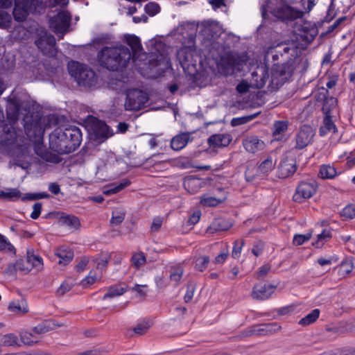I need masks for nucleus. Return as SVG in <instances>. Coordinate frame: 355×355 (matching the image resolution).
Returning a JSON list of instances; mask_svg holds the SVG:
<instances>
[{
    "label": "nucleus",
    "mask_w": 355,
    "mask_h": 355,
    "mask_svg": "<svg viewBox=\"0 0 355 355\" xmlns=\"http://www.w3.org/2000/svg\"><path fill=\"white\" fill-rule=\"evenodd\" d=\"M297 49L292 44H278L277 46L268 48L264 55V62L266 69L262 71L260 80H255L254 85L257 88H263L269 79L268 68L270 67V78L269 87L271 89H278L293 74L295 69V62Z\"/></svg>",
    "instance_id": "nucleus-1"
},
{
    "label": "nucleus",
    "mask_w": 355,
    "mask_h": 355,
    "mask_svg": "<svg viewBox=\"0 0 355 355\" xmlns=\"http://www.w3.org/2000/svg\"><path fill=\"white\" fill-rule=\"evenodd\" d=\"M82 138V132L77 126L58 127L49 135L50 148L60 155L69 154L80 146Z\"/></svg>",
    "instance_id": "nucleus-2"
},
{
    "label": "nucleus",
    "mask_w": 355,
    "mask_h": 355,
    "mask_svg": "<svg viewBox=\"0 0 355 355\" xmlns=\"http://www.w3.org/2000/svg\"><path fill=\"white\" fill-rule=\"evenodd\" d=\"M98 58L101 66L116 71L126 67L132 58V53L130 49L123 45L105 46L98 52Z\"/></svg>",
    "instance_id": "nucleus-3"
},
{
    "label": "nucleus",
    "mask_w": 355,
    "mask_h": 355,
    "mask_svg": "<svg viewBox=\"0 0 355 355\" xmlns=\"http://www.w3.org/2000/svg\"><path fill=\"white\" fill-rule=\"evenodd\" d=\"M268 10L273 17L281 21H293L302 18L304 15L302 11L297 10L291 6L282 4L274 7L272 0H266L265 3L261 6V16L263 20L268 19Z\"/></svg>",
    "instance_id": "nucleus-4"
},
{
    "label": "nucleus",
    "mask_w": 355,
    "mask_h": 355,
    "mask_svg": "<svg viewBox=\"0 0 355 355\" xmlns=\"http://www.w3.org/2000/svg\"><path fill=\"white\" fill-rule=\"evenodd\" d=\"M68 71L80 86L92 87L97 83L96 73L85 64L71 61L68 64Z\"/></svg>",
    "instance_id": "nucleus-5"
},
{
    "label": "nucleus",
    "mask_w": 355,
    "mask_h": 355,
    "mask_svg": "<svg viewBox=\"0 0 355 355\" xmlns=\"http://www.w3.org/2000/svg\"><path fill=\"white\" fill-rule=\"evenodd\" d=\"M50 126L46 123V119H29L28 117L24 120V130L26 135L31 141H40L42 140L46 128Z\"/></svg>",
    "instance_id": "nucleus-6"
},
{
    "label": "nucleus",
    "mask_w": 355,
    "mask_h": 355,
    "mask_svg": "<svg viewBox=\"0 0 355 355\" xmlns=\"http://www.w3.org/2000/svg\"><path fill=\"white\" fill-rule=\"evenodd\" d=\"M148 99L149 97L146 92L139 89H130L126 94L124 103L125 110L127 111L140 110L145 107Z\"/></svg>",
    "instance_id": "nucleus-7"
},
{
    "label": "nucleus",
    "mask_w": 355,
    "mask_h": 355,
    "mask_svg": "<svg viewBox=\"0 0 355 355\" xmlns=\"http://www.w3.org/2000/svg\"><path fill=\"white\" fill-rule=\"evenodd\" d=\"M297 155L299 154L295 149L286 153L278 167V177L286 178L293 175L297 170Z\"/></svg>",
    "instance_id": "nucleus-8"
},
{
    "label": "nucleus",
    "mask_w": 355,
    "mask_h": 355,
    "mask_svg": "<svg viewBox=\"0 0 355 355\" xmlns=\"http://www.w3.org/2000/svg\"><path fill=\"white\" fill-rule=\"evenodd\" d=\"M19 271L26 274L33 268H35L37 271H40L43 268V259L37 254H34L33 250H27L26 260L20 259L15 262Z\"/></svg>",
    "instance_id": "nucleus-9"
},
{
    "label": "nucleus",
    "mask_w": 355,
    "mask_h": 355,
    "mask_svg": "<svg viewBox=\"0 0 355 355\" xmlns=\"http://www.w3.org/2000/svg\"><path fill=\"white\" fill-rule=\"evenodd\" d=\"M317 188L318 184L315 180L302 181L297 185L293 199L295 202H302L311 198L316 193Z\"/></svg>",
    "instance_id": "nucleus-10"
},
{
    "label": "nucleus",
    "mask_w": 355,
    "mask_h": 355,
    "mask_svg": "<svg viewBox=\"0 0 355 355\" xmlns=\"http://www.w3.org/2000/svg\"><path fill=\"white\" fill-rule=\"evenodd\" d=\"M89 132L92 139L103 141L111 136L110 127L103 121L92 118L88 125Z\"/></svg>",
    "instance_id": "nucleus-11"
},
{
    "label": "nucleus",
    "mask_w": 355,
    "mask_h": 355,
    "mask_svg": "<svg viewBox=\"0 0 355 355\" xmlns=\"http://www.w3.org/2000/svg\"><path fill=\"white\" fill-rule=\"evenodd\" d=\"M35 45L44 55L53 57L57 53L55 38L46 31L40 34L35 41Z\"/></svg>",
    "instance_id": "nucleus-12"
},
{
    "label": "nucleus",
    "mask_w": 355,
    "mask_h": 355,
    "mask_svg": "<svg viewBox=\"0 0 355 355\" xmlns=\"http://www.w3.org/2000/svg\"><path fill=\"white\" fill-rule=\"evenodd\" d=\"M240 62L241 60L238 58L232 53H227L220 58L218 64L219 71L225 76L232 75L236 69L239 70Z\"/></svg>",
    "instance_id": "nucleus-13"
},
{
    "label": "nucleus",
    "mask_w": 355,
    "mask_h": 355,
    "mask_svg": "<svg viewBox=\"0 0 355 355\" xmlns=\"http://www.w3.org/2000/svg\"><path fill=\"white\" fill-rule=\"evenodd\" d=\"M315 135V131L309 125H303L300 127L298 133L296 135V146L295 150L303 149L306 147L312 141Z\"/></svg>",
    "instance_id": "nucleus-14"
},
{
    "label": "nucleus",
    "mask_w": 355,
    "mask_h": 355,
    "mask_svg": "<svg viewBox=\"0 0 355 355\" xmlns=\"http://www.w3.org/2000/svg\"><path fill=\"white\" fill-rule=\"evenodd\" d=\"M275 286L266 284H257L253 286L252 297L254 300H265L268 299L275 292Z\"/></svg>",
    "instance_id": "nucleus-15"
},
{
    "label": "nucleus",
    "mask_w": 355,
    "mask_h": 355,
    "mask_svg": "<svg viewBox=\"0 0 355 355\" xmlns=\"http://www.w3.org/2000/svg\"><path fill=\"white\" fill-rule=\"evenodd\" d=\"M49 215L51 217L57 218L58 219V223L61 226H67L76 230L80 225L78 218L73 215H68L61 212H51Z\"/></svg>",
    "instance_id": "nucleus-16"
},
{
    "label": "nucleus",
    "mask_w": 355,
    "mask_h": 355,
    "mask_svg": "<svg viewBox=\"0 0 355 355\" xmlns=\"http://www.w3.org/2000/svg\"><path fill=\"white\" fill-rule=\"evenodd\" d=\"M15 137L16 132L13 125L2 122L0 124V144L8 145L13 141Z\"/></svg>",
    "instance_id": "nucleus-17"
},
{
    "label": "nucleus",
    "mask_w": 355,
    "mask_h": 355,
    "mask_svg": "<svg viewBox=\"0 0 355 355\" xmlns=\"http://www.w3.org/2000/svg\"><path fill=\"white\" fill-rule=\"evenodd\" d=\"M232 141L230 134H215L209 137L207 143L211 147L224 148L229 146Z\"/></svg>",
    "instance_id": "nucleus-18"
},
{
    "label": "nucleus",
    "mask_w": 355,
    "mask_h": 355,
    "mask_svg": "<svg viewBox=\"0 0 355 355\" xmlns=\"http://www.w3.org/2000/svg\"><path fill=\"white\" fill-rule=\"evenodd\" d=\"M243 145L245 149L251 153H255L265 148L264 142L257 136H250L243 139Z\"/></svg>",
    "instance_id": "nucleus-19"
},
{
    "label": "nucleus",
    "mask_w": 355,
    "mask_h": 355,
    "mask_svg": "<svg viewBox=\"0 0 355 355\" xmlns=\"http://www.w3.org/2000/svg\"><path fill=\"white\" fill-rule=\"evenodd\" d=\"M322 92L319 93L318 99L323 100L324 103L322 108L324 114H331L332 110L337 105L338 101L334 97H328L329 91L322 87Z\"/></svg>",
    "instance_id": "nucleus-20"
},
{
    "label": "nucleus",
    "mask_w": 355,
    "mask_h": 355,
    "mask_svg": "<svg viewBox=\"0 0 355 355\" xmlns=\"http://www.w3.org/2000/svg\"><path fill=\"white\" fill-rule=\"evenodd\" d=\"M70 18L64 13H59L53 21L54 32L64 33L67 31L69 25Z\"/></svg>",
    "instance_id": "nucleus-21"
},
{
    "label": "nucleus",
    "mask_w": 355,
    "mask_h": 355,
    "mask_svg": "<svg viewBox=\"0 0 355 355\" xmlns=\"http://www.w3.org/2000/svg\"><path fill=\"white\" fill-rule=\"evenodd\" d=\"M331 131L334 134H336L338 132V129L332 121L331 114H324L323 125L320 128L319 134L321 137H323Z\"/></svg>",
    "instance_id": "nucleus-22"
},
{
    "label": "nucleus",
    "mask_w": 355,
    "mask_h": 355,
    "mask_svg": "<svg viewBox=\"0 0 355 355\" xmlns=\"http://www.w3.org/2000/svg\"><path fill=\"white\" fill-rule=\"evenodd\" d=\"M202 180L194 176H189L184 179L183 185L184 189L190 193H197L202 187Z\"/></svg>",
    "instance_id": "nucleus-23"
},
{
    "label": "nucleus",
    "mask_w": 355,
    "mask_h": 355,
    "mask_svg": "<svg viewBox=\"0 0 355 355\" xmlns=\"http://www.w3.org/2000/svg\"><path fill=\"white\" fill-rule=\"evenodd\" d=\"M29 14L30 12L25 6H24L21 1L20 0H15V7L12 12L14 19L18 22L24 21Z\"/></svg>",
    "instance_id": "nucleus-24"
},
{
    "label": "nucleus",
    "mask_w": 355,
    "mask_h": 355,
    "mask_svg": "<svg viewBox=\"0 0 355 355\" xmlns=\"http://www.w3.org/2000/svg\"><path fill=\"white\" fill-rule=\"evenodd\" d=\"M125 42L130 47L132 58L142 49L140 39L135 35H125Z\"/></svg>",
    "instance_id": "nucleus-25"
},
{
    "label": "nucleus",
    "mask_w": 355,
    "mask_h": 355,
    "mask_svg": "<svg viewBox=\"0 0 355 355\" xmlns=\"http://www.w3.org/2000/svg\"><path fill=\"white\" fill-rule=\"evenodd\" d=\"M61 327V324L55 323L52 320H44L33 328V331L37 334H45L49 331L53 330L57 327Z\"/></svg>",
    "instance_id": "nucleus-26"
},
{
    "label": "nucleus",
    "mask_w": 355,
    "mask_h": 355,
    "mask_svg": "<svg viewBox=\"0 0 355 355\" xmlns=\"http://www.w3.org/2000/svg\"><path fill=\"white\" fill-rule=\"evenodd\" d=\"M130 181L128 179H123L122 181L118 184H113L109 186H107L103 189V194L106 196H110L114 193H116L125 187H128L130 184Z\"/></svg>",
    "instance_id": "nucleus-27"
},
{
    "label": "nucleus",
    "mask_w": 355,
    "mask_h": 355,
    "mask_svg": "<svg viewBox=\"0 0 355 355\" xmlns=\"http://www.w3.org/2000/svg\"><path fill=\"white\" fill-rule=\"evenodd\" d=\"M189 141V135L187 133H182L174 137L171 142L172 149L179 150L183 148Z\"/></svg>",
    "instance_id": "nucleus-28"
},
{
    "label": "nucleus",
    "mask_w": 355,
    "mask_h": 355,
    "mask_svg": "<svg viewBox=\"0 0 355 355\" xmlns=\"http://www.w3.org/2000/svg\"><path fill=\"white\" fill-rule=\"evenodd\" d=\"M8 309L17 314H24L28 311L27 304L24 300L10 302Z\"/></svg>",
    "instance_id": "nucleus-29"
},
{
    "label": "nucleus",
    "mask_w": 355,
    "mask_h": 355,
    "mask_svg": "<svg viewBox=\"0 0 355 355\" xmlns=\"http://www.w3.org/2000/svg\"><path fill=\"white\" fill-rule=\"evenodd\" d=\"M127 291V286L124 284H116L110 286L103 299L112 298L123 295Z\"/></svg>",
    "instance_id": "nucleus-30"
},
{
    "label": "nucleus",
    "mask_w": 355,
    "mask_h": 355,
    "mask_svg": "<svg viewBox=\"0 0 355 355\" xmlns=\"http://www.w3.org/2000/svg\"><path fill=\"white\" fill-rule=\"evenodd\" d=\"M288 122L287 121H277L272 128V135L277 140H280L282 134L288 130Z\"/></svg>",
    "instance_id": "nucleus-31"
},
{
    "label": "nucleus",
    "mask_w": 355,
    "mask_h": 355,
    "mask_svg": "<svg viewBox=\"0 0 355 355\" xmlns=\"http://www.w3.org/2000/svg\"><path fill=\"white\" fill-rule=\"evenodd\" d=\"M55 255L59 257V263L68 264L73 258V252L69 250L59 248L56 250Z\"/></svg>",
    "instance_id": "nucleus-32"
},
{
    "label": "nucleus",
    "mask_w": 355,
    "mask_h": 355,
    "mask_svg": "<svg viewBox=\"0 0 355 355\" xmlns=\"http://www.w3.org/2000/svg\"><path fill=\"white\" fill-rule=\"evenodd\" d=\"M150 324L144 321L137 324V326L132 329H128L127 335L130 337H132L135 334L137 336H141L146 334L149 329Z\"/></svg>",
    "instance_id": "nucleus-33"
},
{
    "label": "nucleus",
    "mask_w": 355,
    "mask_h": 355,
    "mask_svg": "<svg viewBox=\"0 0 355 355\" xmlns=\"http://www.w3.org/2000/svg\"><path fill=\"white\" fill-rule=\"evenodd\" d=\"M206 35H207L208 40L210 43V46L212 49H216L217 51H223L224 47L219 42H216V40L219 37L218 35L216 34L213 30V28H209L205 30Z\"/></svg>",
    "instance_id": "nucleus-34"
},
{
    "label": "nucleus",
    "mask_w": 355,
    "mask_h": 355,
    "mask_svg": "<svg viewBox=\"0 0 355 355\" xmlns=\"http://www.w3.org/2000/svg\"><path fill=\"white\" fill-rule=\"evenodd\" d=\"M0 345L1 346H20L18 344V337L15 334L0 335Z\"/></svg>",
    "instance_id": "nucleus-35"
},
{
    "label": "nucleus",
    "mask_w": 355,
    "mask_h": 355,
    "mask_svg": "<svg viewBox=\"0 0 355 355\" xmlns=\"http://www.w3.org/2000/svg\"><path fill=\"white\" fill-rule=\"evenodd\" d=\"M230 227V225L224 220L218 219L214 220L208 227L207 231L211 234L216 232L226 231Z\"/></svg>",
    "instance_id": "nucleus-36"
},
{
    "label": "nucleus",
    "mask_w": 355,
    "mask_h": 355,
    "mask_svg": "<svg viewBox=\"0 0 355 355\" xmlns=\"http://www.w3.org/2000/svg\"><path fill=\"white\" fill-rule=\"evenodd\" d=\"M274 164L272 162V157H269L263 160L258 166L257 169V175H266L268 174L274 168Z\"/></svg>",
    "instance_id": "nucleus-37"
},
{
    "label": "nucleus",
    "mask_w": 355,
    "mask_h": 355,
    "mask_svg": "<svg viewBox=\"0 0 355 355\" xmlns=\"http://www.w3.org/2000/svg\"><path fill=\"white\" fill-rule=\"evenodd\" d=\"M320 313V311L318 309L312 310L310 313L307 314L300 320L299 324L302 326H307L313 324L319 318Z\"/></svg>",
    "instance_id": "nucleus-38"
},
{
    "label": "nucleus",
    "mask_w": 355,
    "mask_h": 355,
    "mask_svg": "<svg viewBox=\"0 0 355 355\" xmlns=\"http://www.w3.org/2000/svg\"><path fill=\"white\" fill-rule=\"evenodd\" d=\"M21 196V191L17 188L8 189L7 191H0V199H7L9 200H15Z\"/></svg>",
    "instance_id": "nucleus-39"
},
{
    "label": "nucleus",
    "mask_w": 355,
    "mask_h": 355,
    "mask_svg": "<svg viewBox=\"0 0 355 355\" xmlns=\"http://www.w3.org/2000/svg\"><path fill=\"white\" fill-rule=\"evenodd\" d=\"M336 174V168L330 165H322L319 172V175L322 179H332Z\"/></svg>",
    "instance_id": "nucleus-40"
},
{
    "label": "nucleus",
    "mask_w": 355,
    "mask_h": 355,
    "mask_svg": "<svg viewBox=\"0 0 355 355\" xmlns=\"http://www.w3.org/2000/svg\"><path fill=\"white\" fill-rule=\"evenodd\" d=\"M30 13L35 12L42 4V0H20Z\"/></svg>",
    "instance_id": "nucleus-41"
},
{
    "label": "nucleus",
    "mask_w": 355,
    "mask_h": 355,
    "mask_svg": "<svg viewBox=\"0 0 355 355\" xmlns=\"http://www.w3.org/2000/svg\"><path fill=\"white\" fill-rule=\"evenodd\" d=\"M244 337L251 336L253 335L256 336H264V330L263 328V324L251 327L242 333Z\"/></svg>",
    "instance_id": "nucleus-42"
},
{
    "label": "nucleus",
    "mask_w": 355,
    "mask_h": 355,
    "mask_svg": "<svg viewBox=\"0 0 355 355\" xmlns=\"http://www.w3.org/2000/svg\"><path fill=\"white\" fill-rule=\"evenodd\" d=\"M331 238V232L324 230L321 234L318 235V240L313 243V245L316 248H320L323 246L324 242Z\"/></svg>",
    "instance_id": "nucleus-43"
},
{
    "label": "nucleus",
    "mask_w": 355,
    "mask_h": 355,
    "mask_svg": "<svg viewBox=\"0 0 355 355\" xmlns=\"http://www.w3.org/2000/svg\"><path fill=\"white\" fill-rule=\"evenodd\" d=\"M131 261L135 268H139L146 262V256L142 252L135 253L131 258Z\"/></svg>",
    "instance_id": "nucleus-44"
},
{
    "label": "nucleus",
    "mask_w": 355,
    "mask_h": 355,
    "mask_svg": "<svg viewBox=\"0 0 355 355\" xmlns=\"http://www.w3.org/2000/svg\"><path fill=\"white\" fill-rule=\"evenodd\" d=\"M223 202V200L218 199L214 197L202 196L200 202L202 206L205 207H216Z\"/></svg>",
    "instance_id": "nucleus-45"
},
{
    "label": "nucleus",
    "mask_w": 355,
    "mask_h": 355,
    "mask_svg": "<svg viewBox=\"0 0 355 355\" xmlns=\"http://www.w3.org/2000/svg\"><path fill=\"white\" fill-rule=\"evenodd\" d=\"M257 116V114H252L241 117L233 118L230 123L232 127H236L250 122V121L254 119Z\"/></svg>",
    "instance_id": "nucleus-46"
},
{
    "label": "nucleus",
    "mask_w": 355,
    "mask_h": 355,
    "mask_svg": "<svg viewBox=\"0 0 355 355\" xmlns=\"http://www.w3.org/2000/svg\"><path fill=\"white\" fill-rule=\"evenodd\" d=\"M125 212L122 210H115L112 211V216L110 223L112 226L121 224L125 218Z\"/></svg>",
    "instance_id": "nucleus-47"
},
{
    "label": "nucleus",
    "mask_w": 355,
    "mask_h": 355,
    "mask_svg": "<svg viewBox=\"0 0 355 355\" xmlns=\"http://www.w3.org/2000/svg\"><path fill=\"white\" fill-rule=\"evenodd\" d=\"M160 10L161 8L159 5L155 2H149L144 7V10L146 13L151 17H153L157 13H159L160 12Z\"/></svg>",
    "instance_id": "nucleus-48"
},
{
    "label": "nucleus",
    "mask_w": 355,
    "mask_h": 355,
    "mask_svg": "<svg viewBox=\"0 0 355 355\" xmlns=\"http://www.w3.org/2000/svg\"><path fill=\"white\" fill-rule=\"evenodd\" d=\"M73 286V283L71 279H67L62 282L60 286L56 291L58 296H62L67 292L69 291Z\"/></svg>",
    "instance_id": "nucleus-49"
},
{
    "label": "nucleus",
    "mask_w": 355,
    "mask_h": 355,
    "mask_svg": "<svg viewBox=\"0 0 355 355\" xmlns=\"http://www.w3.org/2000/svg\"><path fill=\"white\" fill-rule=\"evenodd\" d=\"M6 250L8 252L15 253V247L6 239V238L0 234V252Z\"/></svg>",
    "instance_id": "nucleus-50"
},
{
    "label": "nucleus",
    "mask_w": 355,
    "mask_h": 355,
    "mask_svg": "<svg viewBox=\"0 0 355 355\" xmlns=\"http://www.w3.org/2000/svg\"><path fill=\"white\" fill-rule=\"evenodd\" d=\"M209 262V258L207 256L199 257L196 261L195 268L198 270L202 272L204 270L207 268Z\"/></svg>",
    "instance_id": "nucleus-51"
},
{
    "label": "nucleus",
    "mask_w": 355,
    "mask_h": 355,
    "mask_svg": "<svg viewBox=\"0 0 355 355\" xmlns=\"http://www.w3.org/2000/svg\"><path fill=\"white\" fill-rule=\"evenodd\" d=\"M341 216L349 219L355 218V205L350 204L347 205L342 210Z\"/></svg>",
    "instance_id": "nucleus-52"
},
{
    "label": "nucleus",
    "mask_w": 355,
    "mask_h": 355,
    "mask_svg": "<svg viewBox=\"0 0 355 355\" xmlns=\"http://www.w3.org/2000/svg\"><path fill=\"white\" fill-rule=\"evenodd\" d=\"M311 238V234H295L293 237V243L295 245H301Z\"/></svg>",
    "instance_id": "nucleus-53"
},
{
    "label": "nucleus",
    "mask_w": 355,
    "mask_h": 355,
    "mask_svg": "<svg viewBox=\"0 0 355 355\" xmlns=\"http://www.w3.org/2000/svg\"><path fill=\"white\" fill-rule=\"evenodd\" d=\"M49 195L46 193H26L21 198V200H35L42 198H47Z\"/></svg>",
    "instance_id": "nucleus-54"
},
{
    "label": "nucleus",
    "mask_w": 355,
    "mask_h": 355,
    "mask_svg": "<svg viewBox=\"0 0 355 355\" xmlns=\"http://www.w3.org/2000/svg\"><path fill=\"white\" fill-rule=\"evenodd\" d=\"M32 336L33 334L27 331L22 332L20 334V340L24 345L31 346L37 343V341L31 340Z\"/></svg>",
    "instance_id": "nucleus-55"
},
{
    "label": "nucleus",
    "mask_w": 355,
    "mask_h": 355,
    "mask_svg": "<svg viewBox=\"0 0 355 355\" xmlns=\"http://www.w3.org/2000/svg\"><path fill=\"white\" fill-rule=\"evenodd\" d=\"M110 259V256L105 254L101 259L95 258L94 259V261L96 263V268L99 270H103L107 267Z\"/></svg>",
    "instance_id": "nucleus-56"
},
{
    "label": "nucleus",
    "mask_w": 355,
    "mask_h": 355,
    "mask_svg": "<svg viewBox=\"0 0 355 355\" xmlns=\"http://www.w3.org/2000/svg\"><path fill=\"white\" fill-rule=\"evenodd\" d=\"M265 335L270 334L279 330L281 327L277 323L263 324Z\"/></svg>",
    "instance_id": "nucleus-57"
},
{
    "label": "nucleus",
    "mask_w": 355,
    "mask_h": 355,
    "mask_svg": "<svg viewBox=\"0 0 355 355\" xmlns=\"http://www.w3.org/2000/svg\"><path fill=\"white\" fill-rule=\"evenodd\" d=\"M183 275V270L181 268L172 269L170 273V279L176 282H180Z\"/></svg>",
    "instance_id": "nucleus-58"
},
{
    "label": "nucleus",
    "mask_w": 355,
    "mask_h": 355,
    "mask_svg": "<svg viewBox=\"0 0 355 355\" xmlns=\"http://www.w3.org/2000/svg\"><path fill=\"white\" fill-rule=\"evenodd\" d=\"M10 15L6 11L0 10V28H4L10 22Z\"/></svg>",
    "instance_id": "nucleus-59"
},
{
    "label": "nucleus",
    "mask_w": 355,
    "mask_h": 355,
    "mask_svg": "<svg viewBox=\"0 0 355 355\" xmlns=\"http://www.w3.org/2000/svg\"><path fill=\"white\" fill-rule=\"evenodd\" d=\"M347 19V17H341L336 19L334 24L329 26L327 30V31L322 35H327L333 32L335 29H336L343 21H345Z\"/></svg>",
    "instance_id": "nucleus-60"
},
{
    "label": "nucleus",
    "mask_w": 355,
    "mask_h": 355,
    "mask_svg": "<svg viewBox=\"0 0 355 355\" xmlns=\"http://www.w3.org/2000/svg\"><path fill=\"white\" fill-rule=\"evenodd\" d=\"M194 291H195L194 285L192 283H189L187 284V292H186V294L184 297V302L186 303H188L189 302H190L192 300V298L193 297Z\"/></svg>",
    "instance_id": "nucleus-61"
},
{
    "label": "nucleus",
    "mask_w": 355,
    "mask_h": 355,
    "mask_svg": "<svg viewBox=\"0 0 355 355\" xmlns=\"http://www.w3.org/2000/svg\"><path fill=\"white\" fill-rule=\"evenodd\" d=\"M244 245V241L243 240H241V241H234V248H233V250H232V257L234 258H237L239 257L240 253H241V248L243 247V245Z\"/></svg>",
    "instance_id": "nucleus-62"
},
{
    "label": "nucleus",
    "mask_w": 355,
    "mask_h": 355,
    "mask_svg": "<svg viewBox=\"0 0 355 355\" xmlns=\"http://www.w3.org/2000/svg\"><path fill=\"white\" fill-rule=\"evenodd\" d=\"M271 267L269 265H263L260 268L259 270L257 273V278L258 279H263L268 273L270 271Z\"/></svg>",
    "instance_id": "nucleus-63"
},
{
    "label": "nucleus",
    "mask_w": 355,
    "mask_h": 355,
    "mask_svg": "<svg viewBox=\"0 0 355 355\" xmlns=\"http://www.w3.org/2000/svg\"><path fill=\"white\" fill-rule=\"evenodd\" d=\"M163 220L160 217H157L153 219V223L150 226L151 232H157L162 227Z\"/></svg>",
    "instance_id": "nucleus-64"
}]
</instances>
